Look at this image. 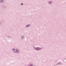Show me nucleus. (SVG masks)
<instances>
[{
	"label": "nucleus",
	"instance_id": "2",
	"mask_svg": "<svg viewBox=\"0 0 66 66\" xmlns=\"http://www.w3.org/2000/svg\"><path fill=\"white\" fill-rule=\"evenodd\" d=\"M52 2H49V4H50Z\"/></svg>",
	"mask_w": 66,
	"mask_h": 66
},
{
	"label": "nucleus",
	"instance_id": "5",
	"mask_svg": "<svg viewBox=\"0 0 66 66\" xmlns=\"http://www.w3.org/2000/svg\"><path fill=\"white\" fill-rule=\"evenodd\" d=\"M21 5H23V4H21Z\"/></svg>",
	"mask_w": 66,
	"mask_h": 66
},
{
	"label": "nucleus",
	"instance_id": "4",
	"mask_svg": "<svg viewBox=\"0 0 66 66\" xmlns=\"http://www.w3.org/2000/svg\"><path fill=\"white\" fill-rule=\"evenodd\" d=\"M28 26H29V25H28V26H26V27H28Z\"/></svg>",
	"mask_w": 66,
	"mask_h": 66
},
{
	"label": "nucleus",
	"instance_id": "1",
	"mask_svg": "<svg viewBox=\"0 0 66 66\" xmlns=\"http://www.w3.org/2000/svg\"><path fill=\"white\" fill-rule=\"evenodd\" d=\"M13 51L15 52H17V50H15L14 49H13Z\"/></svg>",
	"mask_w": 66,
	"mask_h": 66
},
{
	"label": "nucleus",
	"instance_id": "6",
	"mask_svg": "<svg viewBox=\"0 0 66 66\" xmlns=\"http://www.w3.org/2000/svg\"><path fill=\"white\" fill-rule=\"evenodd\" d=\"M2 1H1V2H2Z\"/></svg>",
	"mask_w": 66,
	"mask_h": 66
},
{
	"label": "nucleus",
	"instance_id": "3",
	"mask_svg": "<svg viewBox=\"0 0 66 66\" xmlns=\"http://www.w3.org/2000/svg\"><path fill=\"white\" fill-rule=\"evenodd\" d=\"M39 48H37L36 49V50H39Z\"/></svg>",
	"mask_w": 66,
	"mask_h": 66
}]
</instances>
